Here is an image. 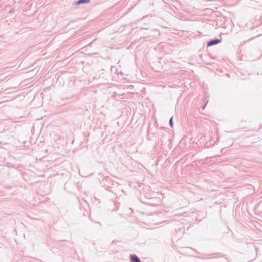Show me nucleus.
<instances>
[{"label":"nucleus","mask_w":262,"mask_h":262,"mask_svg":"<svg viewBox=\"0 0 262 262\" xmlns=\"http://www.w3.org/2000/svg\"><path fill=\"white\" fill-rule=\"evenodd\" d=\"M131 262H140V259L135 255H130Z\"/></svg>","instance_id":"1"},{"label":"nucleus","mask_w":262,"mask_h":262,"mask_svg":"<svg viewBox=\"0 0 262 262\" xmlns=\"http://www.w3.org/2000/svg\"><path fill=\"white\" fill-rule=\"evenodd\" d=\"M221 42L220 40H214L209 42L207 44L208 47H210L213 45H216Z\"/></svg>","instance_id":"2"},{"label":"nucleus","mask_w":262,"mask_h":262,"mask_svg":"<svg viewBox=\"0 0 262 262\" xmlns=\"http://www.w3.org/2000/svg\"><path fill=\"white\" fill-rule=\"evenodd\" d=\"M90 0H79L77 4H83V3H87L88 2H89Z\"/></svg>","instance_id":"3"},{"label":"nucleus","mask_w":262,"mask_h":262,"mask_svg":"<svg viewBox=\"0 0 262 262\" xmlns=\"http://www.w3.org/2000/svg\"><path fill=\"white\" fill-rule=\"evenodd\" d=\"M172 118H171L170 120V125L172 126Z\"/></svg>","instance_id":"4"}]
</instances>
